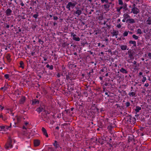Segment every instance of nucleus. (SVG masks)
<instances>
[{"label":"nucleus","mask_w":151,"mask_h":151,"mask_svg":"<svg viewBox=\"0 0 151 151\" xmlns=\"http://www.w3.org/2000/svg\"><path fill=\"white\" fill-rule=\"evenodd\" d=\"M15 140L14 139L12 138L9 137L5 145V147L6 149H9L12 148L13 147L12 142H15Z\"/></svg>","instance_id":"f257e3e1"},{"label":"nucleus","mask_w":151,"mask_h":151,"mask_svg":"<svg viewBox=\"0 0 151 151\" xmlns=\"http://www.w3.org/2000/svg\"><path fill=\"white\" fill-rule=\"evenodd\" d=\"M77 4V2L75 1L68 2L66 6V7L68 10L70 11L71 8L73 9Z\"/></svg>","instance_id":"f03ea898"},{"label":"nucleus","mask_w":151,"mask_h":151,"mask_svg":"<svg viewBox=\"0 0 151 151\" xmlns=\"http://www.w3.org/2000/svg\"><path fill=\"white\" fill-rule=\"evenodd\" d=\"M135 5L134 4L133 6L134 7L132 9L131 13H133L134 14H137L139 12V10L137 7H135Z\"/></svg>","instance_id":"7ed1b4c3"},{"label":"nucleus","mask_w":151,"mask_h":151,"mask_svg":"<svg viewBox=\"0 0 151 151\" xmlns=\"http://www.w3.org/2000/svg\"><path fill=\"white\" fill-rule=\"evenodd\" d=\"M128 58H134V52L131 50H130L128 51Z\"/></svg>","instance_id":"20e7f679"},{"label":"nucleus","mask_w":151,"mask_h":151,"mask_svg":"<svg viewBox=\"0 0 151 151\" xmlns=\"http://www.w3.org/2000/svg\"><path fill=\"white\" fill-rule=\"evenodd\" d=\"M45 107L43 106H40L37 108L36 110L38 112L40 113V112L44 111Z\"/></svg>","instance_id":"39448f33"},{"label":"nucleus","mask_w":151,"mask_h":151,"mask_svg":"<svg viewBox=\"0 0 151 151\" xmlns=\"http://www.w3.org/2000/svg\"><path fill=\"white\" fill-rule=\"evenodd\" d=\"M53 145L55 149H57L59 147H60V143L56 140L54 141V143H53Z\"/></svg>","instance_id":"423d86ee"},{"label":"nucleus","mask_w":151,"mask_h":151,"mask_svg":"<svg viewBox=\"0 0 151 151\" xmlns=\"http://www.w3.org/2000/svg\"><path fill=\"white\" fill-rule=\"evenodd\" d=\"M12 12V10L11 9L8 8L6 10V11L5 13L6 16H11V15Z\"/></svg>","instance_id":"0eeeda50"},{"label":"nucleus","mask_w":151,"mask_h":151,"mask_svg":"<svg viewBox=\"0 0 151 151\" xmlns=\"http://www.w3.org/2000/svg\"><path fill=\"white\" fill-rule=\"evenodd\" d=\"M25 97L24 96H22L21 98L19 100V104H23L25 102Z\"/></svg>","instance_id":"6e6552de"},{"label":"nucleus","mask_w":151,"mask_h":151,"mask_svg":"<svg viewBox=\"0 0 151 151\" xmlns=\"http://www.w3.org/2000/svg\"><path fill=\"white\" fill-rule=\"evenodd\" d=\"M126 21L127 22H128L130 24H132L135 22V21L133 18H129L127 19Z\"/></svg>","instance_id":"1a4fd4ad"},{"label":"nucleus","mask_w":151,"mask_h":151,"mask_svg":"<svg viewBox=\"0 0 151 151\" xmlns=\"http://www.w3.org/2000/svg\"><path fill=\"white\" fill-rule=\"evenodd\" d=\"M42 130L43 134L45 135L47 137H48V135L47 133L46 129L43 127L42 128Z\"/></svg>","instance_id":"9d476101"},{"label":"nucleus","mask_w":151,"mask_h":151,"mask_svg":"<svg viewBox=\"0 0 151 151\" xmlns=\"http://www.w3.org/2000/svg\"><path fill=\"white\" fill-rule=\"evenodd\" d=\"M82 13V11L80 9H77V10L74 12V14H77L76 16L78 17Z\"/></svg>","instance_id":"9b49d317"},{"label":"nucleus","mask_w":151,"mask_h":151,"mask_svg":"<svg viewBox=\"0 0 151 151\" xmlns=\"http://www.w3.org/2000/svg\"><path fill=\"white\" fill-rule=\"evenodd\" d=\"M34 145L35 147L38 146L40 144V142L39 140H35L34 142Z\"/></svg>","instance_id":"f8f14e48"},{"label":"nucleus","mask_w":151,"mask_h":151,"mask_svg":"<svg viewBox=\"0 0 151 151\" xmlns=\"http://www.w3.org/2000/svg\"><path fill=\"white\" fill-rule=\"evenodd\" d=\"M128 117V119L129 120V121H130V122H131V120H132L133 122H135L136 121V119L134 118V117H132L131 116H127Z\"/></svg>","instance_id":"ddd939ff"},{"label":"nucleus","mask_w":151,"mask_h":151,"mask_svg":"<svg viewBox=\"0 0 151 151\" xmlns=\"http://www.w3.org/2000/svg\"><path fill=\"white\" fill-rule=\"evenodd\" d=\"M127 46L126 45H121L120 46V48L122 50H128V48L127 49Z\"/></svg>","instance_id":"4468645a"},{"label":"nucleus","mask_w":151,"mask_h":151,"mask_svg":"<svg viewBox=\"0 0 151 151\" xmlns=\"http://www.w3.org/2000/svg\"><path fill=\"white\" fill-rule=\"evenodd\" d=\"M119 33V32L118 31L114 30L112 33V36H117L118 35Z\"/></svg>","instance_id":"2eb2a0df"},{"label":"nucleus","mask_w":151,"mask_h":151,"mask_svg":"<svg viewBox=\"0 0 151 151\" xmlns=\"http://www.w3.org/2000/svg\"><path fill=\"white\" fill-rule=\"evenodd\" d=\"M129 43L130 44H132L133 45V47H136V42L135 41L130 40L129 42Z\"/></svg>","instance_id":"dca6fc26"},{"label":"nucleus","mask_w":151,"mask_h":151,"mask_svg":"<svg viewBox=\"0 0 151 151\" xmlns=\"http://www.w3.org/2000/svg\"><path fill=\"white\" fill-rule=\"evenodd\" d=\"M39 101L37 99H35L32 101V104L34 105L37 104H39Z\"/></svg>","instance_id":"f3484780"},{"label":"nucleus","mask_w":151,"mask_h":151,"mask_svg":"<svg viewBox=\"0 0 151 151\" xmlns=\"http://www.w3.org/2000/svg\"><path fill=\"white\" fill-rule=\"evenodd\" d=\"M6 57L9 62L11 61V55L9 54H7L6 55Z\"/></svg>","instance_id":"a211bd4d"},{"label":"nucleus","mask_w":151,"mask_h":151,"mask_svg":"<svg viewBox=\"0 0 151 151\" xmlns=\"http://www.w3.org/2000/svg\"><path fill=\"white\" fill-rule=\"evenodd\" d=\"M120 71L121 72L123 73L127 74V71L123 68H122L120 70Z\"/></svg>","instance_id":"6ab92c4d"},{"label":"nucleus","mask_w":151,"mask_h":151,"mask_svg":"<svg viewBox=\"0 0 151 151\" xmlns=\"http://www.w3.org/2000/svg\"><path fill=\"white\" fill-rule=\"evenodd\" d=\"M123 17L124 18L126 19H128V18L129 19L131 17L127 13H124L123 15Z\"/></svg>","instance_id":"aec40b11"},{"label":"nucleus","mask_w":151,"mask_h":151,"mask_svg":"<svg viewBox=\"0 0 151 151\" xmlns=\"http://www.w3.org/2000/svg\"><path fill=\"white\" fill-rule=\"evenodd\" d=\"M141 109V107L139 106H137L136 107V109H135V111L136 112H138Z\"/></svg>","instance_id":"412c9836"},{"label":"nucleus","mask_w":151,"mask_h":151,"mask_svg":"<svg viewBox=\"0 0 151 151\" xmlns=\"http://www.w3.org/2000/svg\"><path fill=\"white\" fill-rule=\"evenodd\" d=\"M98 142L99 143L102 145L104 143V140L102 138H99L98 139Z\"/></svg>","instance_id":"4be33fe9"},{"label":"nucleus","mask_w":151,"mask_h":151,"mask_svg":"<svg viewBox=\"0 0 151 151\" xmlns=\"http://www.w3.org/2000/svg\"><path fill=\"white\" fill-rule=\"evenodd\" d=\"M104 9L105 10H109V7H110V5L108 4H104Z\"/></svg>","instance_id":"5701e85b"},{"label":"nucleus","mask_w":151,"mask_h":151,"mask_svg":"<svg viewBox=\"0 0 151 151\" xmlns=\"http://www.w3.org/2000/svg\"><path fill=\"white\" fill-rule=\"evenodd\" d=\"M136 94V93L135 92H129L128 95L130 96H135V95Z\"/></svg>","instance_id":"b1692460"},{"label":"nucleus","mask_w":151,"mask_h":151,"mask_svg":"<svg viewBox=\"0 0 151 151\" xmlns=\"http://www.w3.org/2000/svg\"><path fill=\"white\" fill-rule=\"evenodd\" d=\"M6 126L4 125L0 126V130L1 131H6Z\"/></svg>","instance_id":"393cba45"},{"label":"nucleus","mask_w":151,"mask_h":151,"mask_svg":"<svg viewBox=\"0 0 151 151\" xmlns=\"http://www.w3.org/2000/svg\"><path fill=\"white\" fill-rule=\"evenodd\" d=\"M73 39L76 41H79L80 40V38L78 37H73Z\"/></svg>","instance_id":"a878e982"},{"label":"nucleus","mask_w":151,"mask_h":151,"mask_svg":"<svg viewBox=\"0 0 151 151\" xmlns=\"http://www.w3.org/2000/svg\"><path fill=\"white\" fill-rule=\"evenodd\" d=\"M20 67L23 68L24 67V62L22 61H20L19 63Z\"/></svg>","instance_id":"bb28decb"},{"label":"nucleus","mask_w":151,"mask_h":151,"mask_svg":"<svg viewBox=\"0 0 151 151\" xmlns=\"http://www.w3.org/2000/svg\"><path fill=\"white\" fill-rule=\"evenodd\" d=\"M142 33V32L141 30L140 29H138L137 31V34H141Z\"/></svg>","instance_id":"cd10ccee"},{"label":"nucleus","mask_w":151,"mask_h":151,"mask_svg":"<svg viewBox=\"0 0 151 151\" xmlns=\"http://www.w3.org/2000/svg\"><path fill=\"white\" fill-rule=\"evenodd\" d=\"M129 31H125L123 34V36L124 37L127 36L129 33Z\"/></svg>","instance_id":"c85d7f7f"},{"label":"nucleus","mask_w":151,"mask_h":151,"mask_svg":"<svg viewBox=\"0 0 151 151\" xmlns=\"http://www.w3.org/2000/svg\"><path fill=\"white\" fill-rule=\"evenodd\" d=\"M125 105L126 106V107L127 108L130 106V103L129 102H127L125 103Z\"/></svg>","instance_id":"c756f323"},{"label":"nucleus","mask_w":151,"mask_h":151,"mask_svg":"<svg viewBox=\"0 0 151 151\" xmlns=\"http://www.w3.org/2000/svg\"><path fill=\"white\" fill-rule=\"evenodd\" d=\"M132 36V37L135 40H137L138 39V37L135 35H133Z\"/></svg>","instance_id":"7c9ffc66"},{"label":"nucleus","mask_w":151,"mask_h":151,"mask_svg":"<svg viewBox=\"0 0 151 151\" xmlns=\"http://www.w3.org/2000/svg\"><path fill=\"white\" fill-rule=\"evenodd\" d=\"M119 4L122 5L123 4V2L122 0H118Z\"/></svg>","instance_id":"2f4dec72"},{"label":"nucleus","mask_w":151,"mask_h":151,"mask_svg":"<svg viewBox=\"0 0 151 151\" xmlns=\"http://www.w3.org/2000/svg\"><path fill=\"white\" fill-rule=\"evenodd\" d=\"M101 2L102 4L104 3V2L106 3H109L108 0H101Z\"/></svg>","instance_id":"473e14b6"},{"label":"nucleus","mask_w":151,"mask_h":151,"mask_svg":"<svg viewBox=\"0 0 151 151\" xmlns=\"http://www.w3.org/2000/svg\"><path fill=\"white\" fill-rule=\"evenodd\" d=\"M122 8H123V7L122 6L120 7H118L117 8V11L118 12H119L122 9Z\"/></svg>","instance_id":"72a5a7b5"},{"label":"nucleus","mask_w":151,"mask_h":151,"mask_svg":"<svg viewBox=\"0 0 151 151\" xmlns=\"http://www.w3.org/2000/svg\"><path fill=\"white\" fill-rule=\"evenodd\" d=\"M146 22L147 24H151V19L147 20Z\"/></svg>","instance_id":"f704fd0d"},{"label":"nucleus","mask_w":151,"mask_h":151,"mask_svg":"<svg viewBox=\"0 0 151 151\" xmlns=\"http://www.w3.org/2000/svg\"><path fill=\"white\" fill-rule=\"evenodd\" d=\"M69 73H68V75H69ZM71 77H70V76L68 75H66V79L67 80H68L69 79H70V80H71L70 79Z\"/></svg>","instance_id":"c9c22d12"},{"label":"nucleus","mask_w":151,"mask_h":151,"mask_svg":"<svg viewBox=\"0 0 151 151\" xmlns=\"http://www.w3.org/2000/svg\"><path fill=\"white\" fill-rule=\"evenodd\" d=\"M133 59V58H128V59L127 60V62L129 63H130L132 62V59Z\"/></svg>","instance_id":"e433bc0d"},{"label":"nucleus","mask_w":151,"mask_h":151,"mask_svg":"<svg viewBox=\"0 0 151 151\" xmlns=\"http://www.w3.org/2000/svg\"><path fill=\"white\" fill-rule=\"evenodd\" d=\"M4 77L6 79H8L9 77V75L8 74H5L4 75Z\"/></svg>","instance_id":"4c0bfd02"},{"label":"nucleus","mask_w":151,"mask_h":151,"mask_svg":"<svg viewBox=\"0 0 151 151\" xmlns=\"http://www.w3.org/2000/svg\"><path fill=\"white\" fill-rule=\"evenodd\" d=\"M38 16V14L37 13V14H35L33 15V17L35 19H37Z\"/></svg>","instance_id":"58836bf2"},{"label":"nucleus","mask_w":151,"mask_h":151,"mask_svg":"<svg viewBox=\"0 0 151 151\" xmlns=\"http://www.w3.org/2000/svg\"><path fill=\"white\" fill-rule=\"evenodd\" d=\"M7 119V117L5 116H4V117L2 118V119L4 121H6Z\"/></svg>","instance_id":"ea45409f"},{"label":"nucleus","mask_w":151,"mask_h":151,"mask_svg":"<svg viewBox=\"0 0 151 151\" xmlns=\"http://www.w3.org/2000/svg\"><path fill=\"white\" fill-rule=\"evenodd\" d=\"M143 78L142 80V81L143 82H145L146 80V78L145 77H144L143 76Z\"/></svg>","instance_id":"a19ab883"},{"label":"nucleus","mask_w":151,"mask_h":151,"mask_svg":"<svg viewBox=\"0 0 151 151\" xmlns=\"http://www.w3.org/2000/svg\"><path fill=\"white\" fill-rule=\"evenodd\" d=\"M38 42H39L40 43H41V42H42V44H43V43H44V42L42 40L40 39H38Z\"/></svg>","instance_id":"79ce46f5"},{"label":"nucleus","mask_w":151,"mask_h":151,"mask_svg":"<svg viewBox=\"0 0 151 151\" xmlns=\"http://www.w3.org/2000/svg\"><path fill=\"white\" fill-rule=\"evenodd\" d=\"M71 36H73V37H74L77 36V35L74 34L73 32H72L71 33Z\"/></svg>","instance_id":"37998d69"},{"label":"nucleus","mask_w":151,"mask_h":151,"mask_svg":"<svg viewBox=\"0 0 151 151\" xmlns=\"http://www.w3.org/2000/svg\"><path fill=\"white\" fill-rule=\"evenodd\" d=\"M53 56L54 57V59L55 60H57L58 56L55 54H54L53 55Z\"/></svg>","instance_id":"c03bdc74"},{"label":"nucleus","mask_w":151,"mask_h":151,"mask_svg":"<svg viewBox=\"0 0 151 151\" xmlns=\"http://www.w3.org/2000/svg\"><path fill=\"white\" fill-rule=\"evenodd\" d=\"M7 88L6 87H1L0 89L1 90H3V89H4V91H5L6 90V89H7Z\"/></svg>","instance_id":"a18cd8bd"},{"label":"nucleus","mask_w":151,"mask_h":151,"mask_svg":"<svg viewBox=\"0 0 151 151\" xmlns=\"http://www.w3.org/2000/svg\"><path fill=\"white\" fill-rule=\"evenodd\" d=\"M53 69V66L52 65H51L49 67V69L51 70H52Z\"/></svg>","instance_id":"49530a36"},{"label":"nucleus","mask_w":151,"mask_h":151,"mask_svg":"<svg viewBox=\"0 0 151 151\" xmlns=\"http://www.w3.org/2000/svg\"><path fill=\"white\" fill-rule=\"evenodd\" d=\"M121 25H120V24H117V25H116V27L118 28H121Z\"/></svg>","instance_id":"de8ad7c7"},{"label":"nucleus","mask_w":151,"mask_h":151,"mask_svg":"<svg viewBox=\"0 0 151 151\" xmlns=\"http://www.w3.org/2000/svg\"><path fill=\"white\" fill-rule=\"evenodd\" d=\"M137 1H138V2H140L141 4H142L143 2V0H137Z\"/></svg>","instance_id":"09e8293b"},{"label":"nucleus","mask_w":151,"mask_h":151,"mask_svg":"<svg viewBox=\"0 0 151 151\" xmlns=\"http://www.w3.org/2000/svg\"><path fill=\"white\" fill-rule=\"evenodd\" d=\"M53 19L55 20H57L58 18V17L57 16H54Z\"/></svg>","instance_id":"8fccbe9b"},{"label":"nucleus","mask_w":151,"mask_h":151,"mask_svg":"<svg viewBox=\"0 0 151 151\" xmlns=\"http://www.w3.org/2000/svg\"><path fill=\"white\" fill-rule=\"evenodd\" d=\"M6 126V130L8 129H9V128H10V127H9V126Z\"/></svg>","instance_id":"3c124183"},{"label":"nucleus","mask_w":151,"mask_h":151,"mask_svg":"<svg viewBox=\"0 0 151 151\" xmlns=\"http://www.w3.org/2000/svg\"><path fill=\"white\" fill-rule=\"evenodd\" d=\"M60 76H61V74L59 73H58L57 75V77L58 78H59L60 77Z\"/></svg>","instance_id":"603ef678"},{"label":"nucleus","mask_w":151,"mask_h":151,"mask_svg":"<svg viewBox=\"0 0 151 151\" xmlns=\"http://www.w3.org/2000/svg\"><path fill=\"white\" fill-rule=\"evenodd\" d=\"M144 86H145L147 87L149 86V84L148 83H146L145 84Z\"/></svg>","instance_id":"864d4df0"},{"label":"nucleus","mask_w":151,"mask_h":151,"mask_svg":"<svg viewBox=\"0 0 151 151\" xmlns=\"http://www.w3.org/2000/svg\"><path fill=\"white\" fill-rule=\"evenodd\" d=\"M4 108V107H3L1 106H0V110H2Z\"/></svg>","instance_id":"5fc2aeb1"},{"label":"nucleus","mask_w":151,"mask_h":151,"mask_svg":"<svg viewBox=\"0 0 151 151\" xmlns=\"http://www.w3.org/2000/svg\"><path fill=\"white\" fill-rule=\"evenodd\" d=\"M148 55L149 58L151 57V53H149L148 54Z\"/></svg>","instance_id":"6e6d98bb"},{"label":"nucleus","mask_w":151,"mask_h":151,"mask_svg":"<svg viewBox=\"0 0 151 151\" xmlns=\"http://www.w3.org/2000/svg\"><path fill=\"white\" fill-rule=\"evenodd\" d=\"M21 2L20 4V5L22 6H24V4L23 3V2L22 1H21Z\"/></svg>","instance_id":"4d7b16f0"},{"label":"nucleus","mask_w":151,"mask_h":151,"mask_svg":"<svg viewBox=\"0 0 151 151\" xmlns=\"http://www.w3.org/2000/svg\"><path fill=\"white\" fill-rule=\"evenodd\" d=\"M133 63L134 65H136L137 63L136 61H134L133 62Z\"/></svg>","instance_id":"13d9d810"},{"label":"nucleus","mask_w":151,"mask_h":151,"mask_svg":"<svg viewBox=\"0 0 151 151\" xmlns=\"http://www.w3.org/2000/svg\"><path fill=\"white\" fill-rule=\"evenodd\" d=\"M126 19H125L124 18V19L122 20V21L123 22H125L126 21Z\"/></svg>","instance_id":"bf43d9fd"},{"label":"nucleus","mask_w":151,"mask_h":151,"mask_svg":"<svg viewBox=\"0 0 151 151\" xmlns=\"http://www.w3.org/2000/svg\"><path fill=\"white\" fill-rule=\"evenodd\" d=\"M4 117V116H3L1 114L0 115V118H1L2 119V118H3Z\"/></svg>","instance_id":"052dcab7"},{"label":"nucleus","mask_w":151,"mask_h":151,"mask_svg":"<svg viewBox=\"0 0 151 151\" xmlns=\"http://www.w3.org/2000/svg\"><path fill=\"white\" fill-rule=\"evenodd\" d=\"M104 85L105 86H107L108 85V83L106 82L104 83Z\"/></svg>","instance_id":"680f3d73"},{"label":"nucleus","mask_w":151,"mask_h":151,"mask_svg":"<svg viewBox=\"0 0 151 151\" xmlns=\"http://www.w3.org/2000/svg\"><path fill=\"white\" fill-rule=\"evenodd\" d=\"M105 94L106 95H107L108 96H109V95L108 94V93L107 92H105Z\"/></svg>","instance_id":"e2e57ef3"},{"label":"nucleus","mask_w":151,"mask_h":151,"mask_svg":"<svg viewBox=\"0 0 151 151\" xmlns=\"http://www.w3.org/2000/svg\"><path fill=\"white\" fill-rule=\"evenodd\" d=\"M50 66V65L49 64H47L46 66V67H47V68H49Z\"/></svg>","instance_id":"0e129e2a"},{"label":"nucleus","mask_w":151,"mask_h":151,"mask_svg":"<svg viewBox=\"0 0 151 151\" xmlns=\"http://www.w3.org/2000/svg\"><path fill=\"white\" fill-rule=\"evenodd\" d=\"M6 27L7 28H9V25H6Z\"/></svg>","instance_id":"69168bd1"},{"label":"nucleus","mask_w":151,"mask_h":151,"mask_svg":"<svg viewBox=\"0 0 151 151\" xmlns=\"http://www.w3.org/2000/svg\"><path fill=\"white\" fill-rule=\"evenodd\" d=\"M101 72H104V69H103V68L101 70Z\"/></svg>","instance_id":"338daca9"},{"label":"nucleus","mask_w":151,"mask_h":151,"mask_svg":"<svg viewBox=\"0 0 151 151\" xmlns=\"http://www.w3.org/2000/svg\"><path fill=\"white\" fill-rule=\"evenodd\" d=\"M53 24L54 26H55V25L57 24L56 23V22H54L53 23Z\"/></svg>","instance_id":"774afa93"}]
</instances>
